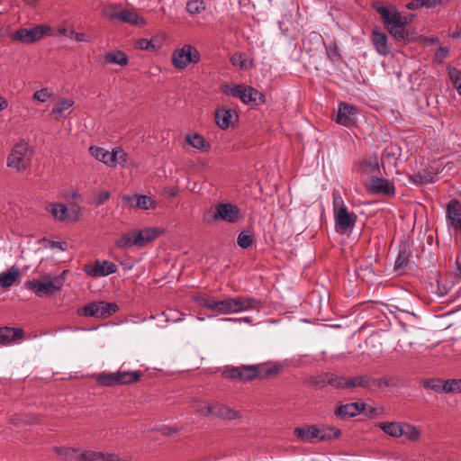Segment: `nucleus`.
Returning a JSON list of instances; mask_svg holds the SVG:
<instances>
[{"mask_svg": "<svg viewBox=\"0 0 461 461\" xmlns=\"http://www.w3.org/2000/svg\"><path fill=\"white\" fill-rule=\"evenodd\" d=\"M193 300L199 305L203 306L219 314H232L247 311H259L262 302L249 296H236L216 301L212 296L204 294H195Z\"/></svg>", "mask_w": 461, "mask_h": 461, "instance_id": "obj_1", "label": "nucleus"}, {"mask_svg": "<svg viewBox=\"0 0 461 461\" xmlns=\"http://www.w3.org/2000/svg\"><path fill=\"white\" fill-rule=\"evenodd\" d=\"M374 377L369 375H361L356 376L336 375L330 373H325L318 377L316 384L319 386L330 385L334 389L353 391L357 387L374 392Z\"/></svg>", "mask_w": 461, "mask_h": 461, "instance_id": "obj_2", "label": "nucleus"}, {"mask_svg": "<svg viewBox=\"0 0 461 461\" xmlns=\"http://www.w3.org/2000/svg\"><path fill=\"white\" fill-rule=\"evenodd\" d=\"M375 10L380 14L388 32L396 41L403 43L409 41L410 34L405 26L411 22L413 14L402 15L396 9L390 10L384 6H377Z\"/></svg>", "mask_w": 461, "mask_h": 461, "instance_id": "obj_3", "label": "nucleus"}, {"mask_svg": "<svg viewBox=\"0 0 461 461\" xmlns=\"http://www.w3.org/2000/svg\"><path fill=\"white\" fill-rule=\"evenodd\" d=\"M332 196L336 230L340 233L352 231L357 220V214L348 212L339 194L334 192Z\"/></svg>", "mask_w": 461, "mask_h": 461, "instance_id": "obj_4", "label": "nucleus"}, {"mask_svg": "<svg viewBox=\"0 0 461 461\" xmlns=\"http://www.w3.org/2000/svg\"><path fill=\"white\" fill-rule=\"evenodd\" d=\"M294 436L303 442H312L317 438L320 441H327L340 436V430L337 428L319 429L315 425L297 427L294 430Z\"/></svg>", "mask_w": 461, "mask_h": 461, "instance_id": "obj_5", "label": "nucleus"}, {"mask_svg": "<svg viewBox=\"0 0 461 461\" xmlns=\"http://www.w3.org/2000/svg\"><path fill=\"white\" fill-rule=\"evenodd\" d=\"M95 381L104 386H116L137 382L140 377L139 371L102 372L94 375Z\"/></svg>", "mask_w": 461, "mask_h": 461, "instance_id": "obj_6", "label": "nucleus"}, {"mask_svg": "<svg viewBox=\"0 0 461 461\" xmlns=\"http://www.w3.org/2000/svg\"><path fill=\"white\" fill-rule=\"evenodd\" d=\"M201 59L199 50L191 44H185L176 49L171 57L172 65L175 68L183 70L190 64H197Z\"/></svg>", "mask_w": 461, "mask_h": 461, "instance_id": "obj_7", "label": "nucleus"}, {"mask_svg": "<svg viewBox=\"0 0 461 461\" xmlns=\"http://www.w3.org/2000/svg\"><path fill=\"white\" fill-rule=\"evenodd\" d=\"M89 151L95 159L111 167H115L118 164H125L127 161V153L121 148L109 152L104 148L92 146Z\"/></svg>", "mask_w": 461, "mask_h": 461, "instance_id": "obj_8", "label": "nucleus"}, {"mask_svg": "<svg viewBox=\"0 0 461 461\" xmlns=\"http://www.w3.org/2000/svg\"><path fill=\"white\" fill-rule=\"evenodd\" d=\"M51 27L46 24H38L32 29L22 28L12 34V39L24 44H32L41 41L51 32Z\"/></svg>", "mask_w": 461, "mask_h": 461, "instance_id": "obj_9", "label": "nucleus"}, {"mask_svg": "<svg viewBox=\"0 0 461 461\" xmlns=\"http://www.w3.org/2000/svg\"><path fill=\"white\" fill-rule=\"evenodd\" d=\"M119 306L115 303H108L104 301L93 302L86 306L79 308L77 313L84 317H104L116 313Z\"/></svg>", "mask_w": 461, "mask_h": 461, "instance_id": "obj_10", "label": "nucleus"}, {"mask_svg": "<svg viewBox=\"0 0 461 461\" xmlns=\"http://www.w3.org/2000/svg\"><path fill=\"white\" fill-rule=\"evenodd\" d=\"M31 163L29 148L26 143H19L14 147L7 158V166L17 171L25 170Z\"/></svg>", "mask_w": 461, "mask_h": 461, "instance_id": "obj_11", "label": "nucleus"}, {"mask_svg": "<svg viewBox=\"0 0 461 461\" xmlns=\"http://www.w3.org/2000/svg\"><path fill=\"white\" fill-rule=\"evenodd\" d=\"M63 281L60 276L50 278L44 276L42 281L32 280L25 283V286L39 296L50 294L60 289Z\"/></svg>", "mask_w": 461, "mask_h": 461, "instance_id": "obj_12", "label": "nucleus"}, {"mask_svg": "<svg viewBox=\"0 0 461 461\" xmlns=\"http://www.w3.org/2000/svg\"><path fill=\"white\" fill-rule=\"evenodd\" d=\"M446 223L455 235H461V202L456 198L451 199L446 204Z\"/></svg>", "mask_w": 461, "mask_h": 461, "instance_id": "obj_13", "label": "nucleus"}, {"mask_svg": "<svg viewBox=\"0 0 461 461\" xmlns=\"http://www.w3.org/2000/svg\"><path fill=\"white\" fill-rule=\"evenodd\" d=\"M214 221H223L228 223H236L240 219V209L230 203H221L216 206L213 214Z\"/></svg>", "mask_w": 461, "mask_h": 461, "instance_id": "obj_14", "label": "nucleus"}, {"mask_svg": "<svg viewBox=\"0 0 461 461\" xmlns=\"http://www.w3.org/2000/svg\"><path fill=\"white\" fill-rule=\"evenodd\" d=\"M85 272L92 277L106 276L117 271V266L108 260L87 264L84 268Z\"/></svg>", "mask_w": 461, "mask_h": 461, "instance_id": "obj_15", "label": "nucleus"}, {"mask_svg": "<svg viewBox=\"0 0 461 461\" xmlns=\"http://www.w3.org/2000/svg\"><path fill=\"white\" fill-rule=\"evenodd\" d=\"M366 190L370 194H381L384 196H393L395 194V188L392 182L388 179L372 176Z\"/></svg>", "mask_w": 461, "mask_h": 461, "instance_id": "obj_16", "label": "nucleus"}, {"mask_svg": "<svg viewBox=\"0 0 461 461\" xmlns=\"http://www.w3.org/2000/svg\"><path fill=\"white\" fill-rule=\"evenodd\" d=\"M23 337V330L21 328L2 327L0 328V346L8 347L20 341Z\"/></svg>", "mask_w": 461, "mask_h": 461, "instance_id": "obj_17", "label": "nucleus"}, {"mask_svg": "<svg viewBox=\"0 0 461 461\" xmlns=\"http://www.w3.org/2000/svg\"><path fill=\"white\" fill-rule=\"evenodd\" d=\"M357 110L355 106L347 104L340 103L336 117V122L345 127H349L354 123Z\"/></svg>", "mask_w": 461, "mask_h": 461, "instance_id": "obj_18", "label": "nucleus"}, {"mask_svg": "<svg viewBox=\"0 0 461 461\" xmlns=\"http://www.w3.org/2000/svg\"><path fill=\"white\" fill-rule=\"evenodd\" d=\"M366 404L364 402H350L339 405L334 411V414L340 419H348L355 417L364 411Z\"/></svg>", "mask_w": 461, "mask_h": 461, "instance_id": "obj_19", "label": "nucleus"}, {"mask_svg": "<svg viewBox=\"0 0 461 461\" xmlns=\"http://www.w3.org/2000/svg\"><path fill=\"white\" fill-rule=\"evenodd\" d=\"M249 86L244 85H229L225 84L221 86V92L226 95L239 98L244 104H249L248 99Z\"/></svg>", "mask_w": 461, "mask_h": 461, "instance_id": "obj_20", "label": "nucleus"}, {"mask_svg": "<svg viewBox=\"0 0 461 461\" xmlns=\"http://www.w3.org/2000/svg\"><path fill=\"white\" fill-rule=\"evenodd\" d=\"M160 234V230L156 228H146L139 231L135 230V243L137 247H145L148 243L156 240Z\"/></svg>", "mask_w": 461, "mask_h": 461, "instance_id": "obj_21", "label": "nucleus"}, {"mask_svg": "<svg viewBox=\"0 0 461 461\" xmlns=\"http://www.w3.org/2000/svg\"><path fill=\"white\" fill-rule=\"evenodd\" d=\"M211 417L220 418L225 420H235L240 417L239 411L230 409V407L213 402Z\"/></svg>", "mask_w": 461, "mask_h": 461, "instance_id": "obj_22", "label": "nucleus"}, {"mask_svg": "<svg viewBox=\"0 0 461 461\" xmlns=\"http://www.w3.org/2000/svg\"><path fill=\"white\" fill-rule=\"evenodd\" d=\"M372 43L375 50L382 56H386L390 53V49L387 43V36L384 32L377 30L372 32Z\"/></svg>", "mask_w": 461, "mask_h": 461, "instance_id": "obj_23", "label": "nucleus"}, {"mask_svg": "<svg viewBox=\"0 0 461 461\" xmlns=\"http://www.w3.org/2000/svg\"><path fill=\"white\" fill-rule=\"evenodd\" d=\"M234 115H236L235 111L226 107H219L214 113L215 122L221 129L225 130L230 127Z\"/></svg>", "mask_w": 461, "mask_h": 461, "instance_id": "obj_24", "label": "nucleus"}, {"mask_svg": "<svg viewBox=\"0 0 461 461\" xmlns=\"http://www.w3.org/2000/svg\"><path fill=\"white\" fill-rule=\"evenodd\" d=\"M384 309H387V306L384 304L379 305L377 303H367L357 306L354 313H357V315L366 313L372 317H380L381 315H386Z\"/></svg>", "mask_w": 461, "mask_h": 461, "instance_id": "obj_25", "label": "nucleus"}, {"mask_svg": "<svg viewBox=\"0 0 461 461\" xmlns=\"http://www.w3.org/2000/svg\"><path fill=\"white\" fill-rule=\"evenodd\" d=\"M129 58L125 52L120 50H113L104 55V65L114 64L120 67H126Z\"/></svg>", "mask_w": 461, "mask_h": 461, "instance_id": "obj_26", "label": "nucleus"}, {"mask_svg": "<svg viewBox=\"0 0 461 461\" xmlns=\"http://www.w3.org/2000/svg\"><path fill=\"white\" fill-rule=\"evenodd\" d=\"M436 174L429 168H424L418 173L409 176V181L416 185H422L434 182Z\"/></svg>", "mask_w": 461, "mask_h": 461, "instance_id": "obj_27", "label": "nucleus"}, {"mask_svg": "<svg viewBox=\"0 0 461 461\" xmlns=\"http://www.w3.org/2000/svg\"><path fill=\"white\" fill-rule=\"evenodd\" d=\"M185 141L193 148H194L200 151H203V152L209 151L211 149L210 143L207 142L204 140V138L198 133L186 134Z\"/></svg>", "mask_w": 461, "mask_h": 461, "instance_id": "obj_28", "label": "nucleus"}, {"mask_svg": "<svg viewBox=\"0 0 461 461\" xmlns=\"http://www.w3.org/2000/svg\"><path fill=\"white\" fill-rule=\"evenodd\" d=\"M20 275V270L16 267H12L9 271L1 273L0 286L2 288H8L12 286Z\"/></svg>", "mask_w": 461, "mask_h": 461, "instance_id": "obj_29", "label": "nucleus"}, {"mask_svg": "<svg viewBox=\"0 0 461 461\" xmlns=\"http://www.w3.org/2000/svg\"><path fill=\"white\" fill-rule=\"evenodd\" d=\"M262 365H249L240 366V380L251 381L259 376Z\"/></svg>", "mask_w": 461, "mask_h": 461, "instance_id": "obj_30", "label": "nucleus"}, {"mask_svg": "<svg viewBox=\"0 0 461 461\" xmlns=\"http://www.w3.org/2000/svg\"><path fill=\"white\" fill-rule=\"evenodd\" d=\"M120 22L133 25L145 24L144 19L140 15L133 11L127 9H121Z\"/></svg>", "mask_w": 461, "mask_h": 461, "instance_id": "obj_31", "label": "nucleus"}, {"mask_svg": "<svg viewBox=\"0 0 461 461\" xmlns=\"http://www.w3.org/2000/svg\"><path fill=\"white\" fill-rule=\"evenodd\" d=\"M79 461H115L116 457L113 455H104L94 451H86L79 455Z\"/></svg>", "mask_w": 461, "mask_h": 461, "instance_id": "obj_32", "label": "nucleus"}, {"mask_svg": "<svg viewBox=\"0 0 461 461\" xmlns=\"http://www.w3.org/2000/svg\"><path fill=\"white\" fill-rule=\"evenodd\" d=\"M421 385L425 390H430L436 393H444L445 380L438 377L425 378L421 381Z\"/></svg>", "mask_w": 461, "mask_h": 461, "instance_id": "obj_33", "label": "nucleus"}, {"mask_svg": "<svg viewBox=\"0 0 461 461\" xmlns=\"http://www.w3.org/2000/svg\"><path fill=\"white\" fill-rule=\"evenodd\" d=\"M46 209L56 220L65 221L68 218V207L63 203H50Z\"/></svg>", "mask_w": 461, "mask_h": 461, "instance_id": "obj_34", "label": "nucleus"}, {"mask_svg": "<svg viewBox=\"0 0 461 461\" xmlns=\"http://www.w3.org/2000/svg\"><path fill=\"white\" fill-rule=\"evenodd\" d=\"M402 423L397 422H381L379 427L384 433L394 438H399L401 437V432H402Z\"/></svg>", "mask_w": 461, "mask_h": 461, "instance_id": "obj_35", "label": "nucleus"}, {"mask_svg": "<svg viewBox=\"0 0 461 461\" xmlns=\"http://www.w3.org/2000/svg\"><path fill=\"white\" fill-rule=\"evenodd\" d=\"M135 230L123 234L115 241L116 247L119 249H127L137 246V243H135Z\"/></svg>", "mask_w": 461, "mask_h": 461, "instance_id": "obj_36", "label": "nucleus"}, {"mask_svg": "<svg viewBox=\"0 0 461 461\" xmlns=\"http://www.w3.org/2000/svg\"><path fill=\"white\" fill-rule=\"evenodd\" d=\"M135 48L141 50L157 51L159 49V44L155 39H139L135 43Z\"/></svg>", "mask_w": 461, "mask_h": 461, "instance_id": "obj_37", "label": "nucleus"}, {"mask_svg": "<svg viewBox=\"0 0 461 461\" xmlns=\"http://www.w3.org/2000/svg\"><path fill=\"white\" fill-rule=\"evenodd\" d=\"M395 378L393 376H382L380 378L374 377L373 389L374 392L382 390L384 387L395 386Z\"/></svg>", "mask_w": 461, "mask_h": 461, "instance_id": "obj_38", "label": "nucleus"}, {"mask_svg": "<svg viewBox=\"0 0 461 461\" xmlns=\"http://www.w3.org/2000/svg\"><path fill=\"white\" fill-rule=\"evenodd\" d=\"M402 430L401 437L404 436L406 438L410 440H417L420 438V431L419 429L409 423H402Z\"/></svg>", "mask_w": 461, "mask_h": 461, "instance_id": "obj_39", "label": "nucleus"}, {"mask_svg": "<svg viewBox=\"0 0 461 461\" xmlns=\"http://www.w3.org/2000/svg\"><path fill=\"white\" fill-rule=\"evenodd\" d=\"M445 393H461V378L445 380Z\"/></svg>", "mask_w": 461, "mask_h": 461, "instance_id": "obj_40", "label": "nucleus"}, {"mask_svg": "<svg viewBox=\"0 0 461 461\" xmlns=\"http://www.w3.org/2000/svg\"><path fill=\"white\" fill-rule=\"evenodd\" d=\"M73 104L74 101L72 99H61L56 104L55 107L51 111V113L61 116L63 113L68 110Z\"/></svg>", "mask_w": 461, "mask_h": 461, "instance_id": "obj_41", "label": "nucleus"}, {"mask_svg": "<svg viewBox=\"0 0 461 461\" xmlns=\"http://www.w3.org/2000/svg\"><path fill=\"white\" fill-rule=\"evenodd\" d=\"M212 404L213 402H209L205 401H196L194 403V408L195 411L203 415V416H211L212 410Z\"/></svg>", "mask_w": 461, "mask_h": 461, "instance_id": "obj_42", "label": "nucleus"}, {"mask_svg": "<svg viewBox=\"0 0 461 461\" xmlns=\"http://www.w3.org/2000/svg\"><path fill=\"white\" fill-rule=\"evenodd\" d=\"M230 62L231 63V65H233L234 67H238L240 69H248L249 68V62L244 53L233 54L230 59Z\"/></svg>", "mask_w": 461, "mask_h": 461, "instance_id": "obj_43", "label": "nucleus"}, {"mask_svg": "<svg viewBox=\"0 0 461 461\" xmlns=\"http://www.w3.org/2000/svg\"><path fill=\"white\" fill-rule=\"evenodd\" d=\"M204 9V2L202 0H191L186 4V11L190 14H201Z\"/></svg>", "mask_w": 461, "mask_h": 461, "instance_id": "obj_44", "label": "nucleus"}, {"mask_svg": "<svg viewBox=\"0 0 461 461\" xmlns=\"http://www.w3.org/2000/svg\"><path fill=\"white\" fill-rule=\"evenodd\" d=\"M247 100L249 103L264 104L266 102V96L263 93L259 92L256 88L249 86Z\"/></svg>", "mask_w": 461, "mask_h": 461, "instance_id": "obj_45", "label": "nucleus"}, {"mask_svg": "<svg viewBox=\"0 0 461 461\" xmlns=\"http://www.w3.org/2000/svg\"><path fill=\"white\" fill-rule=\"evenodd\" d=\"M409 263V255L405 250H401L394 262V269L402 270L404 269Z\"/></svg>", "mask_w": 461, "mask_h": 461, "instance_id": "obj_46", "label": "nucleus"}, {"mask_svg": "<svg viewBox=\"0 0 461 461\" xmlns=\"http://www.w3.org/2000/svg\"><path fill=\"white\" fill-rule=\"evenodd\" d=\"M237 243L241 249H248L253 243V237L246 231H241L238 236Z\"/></svg>", "mask_w": 461, "mask_h": 461, "instance_id": "obj_47", "label": "nucleus"}, {"mask_svg": "<svg viewBox=\"0 0 461 461\" xmlns=\"http://www.w3.org/2000/svg\"><path fill=\"white\" fill-rule=\"evenodd\" d=\"M153 203V200L148 195H138L136 199V206L144 210L152 207Z\"/></svg>", "mask_w": 461, "mask_h": 461, "instance_id": "obj_48", "label": "nucleus"}, {"mask_svg": "<svg viewBox=\"0 0 461 461\" xmlns=\"http://www.w3.org/2000/svg\"><path fill=\"white\" fill-rule=\"evenodd\" d=\"M448 76L455 88L461 86V71L456 68H448Z\"/></svg>", "mask_w": 461, "mask_h": 461, "instance_id": "obj_49", "label": "nucleus"}, {"mask_svg": "<svg viewBox=\"0 0 461 461\" xmlns=\"http://www.w3.org/2000/svg\"><path fill=\"white\" fill-rule=\"evenodd\" d=\"M120 14H121V9H117L113 6H110L104 10V15L111 22H116V21L120 22Z\"/></svg>", "mask_w": 461, "mask_h": 461, "instance_id": "obj_50", "label": "nucleus"}, {"mask_svg": "<svg viewBox=\"0 0 461 461\" xmlns=\"http://www.w3.org/2000/svg\"><path fill=\"white\" fill-rule=\"evenodd\" d=\"M51 94L49 92L47 88H41L40 90H37L33 95L32 98L34 100H37L41 103H44L47 101L49 97H50Z\"/></svg>", "mask_w": 461, "mask_h": 461, "instance_id": "obj_51", "label": "nucleus"}, {"mask_svg": "<svg viewBox=\"0 0 461 461\" xmlns=\"http://www.w3.org/2000/svg\"><path fill=\"white\" fill-rule=\"evenodd\" d=\"M70 39H74L77 42H89V37L83 32H77L74 30L69 31Z\"/></svg>", "mask_w": 461, "mask_h": 461, "instance_id": "obj_52", "label": "nucleus"}, {"mask_svg": "<svg viewBox=\"0 0 461 461\" xmlns=\"http://www.w3.org/2000/svg\"><path fill=\"white\" fill-rule=\"evenodd\" d=\"M225 377L240 379V366L230 367L223 372Z\"/></svg>", "mask_w": 461, "mask_h": 461, "instance_id": "obj_53", "label": "nucleus"}, {"mask_svg": "<svg viewBox=\"0 0 461 461\" xmlns=\"http://www.w3.org/2000/svg\"><path fill=\"white\" fill-rule=\"evenodd\" d=\"M449 50L446 47H439L435 52V58L440 62L448 56Z\"/></svg>", "mask_w": 461, "mask_h": 461, "instance_id": "obj_54", "label": "nucleus"}, {"mask_svg": "<svg viewBox=\"0 0 461 461\" xmlns=\"http://www.w3.org/2000/svg\"><path fill=\"white\" fill-rule=\"evenodd\" d=\"M109 198H110V193L107 191H102L96 196L95 204L97 206H100L103 203H104Z\"/></svg>", "mask_w": 461, "mask_h": 461, "instance_id": "obj_55", "label": "nucleus"}, {"mask_svg": "<svg viewBox=\"0 0 461 461\" xmlns=\"http://www.w3.org/2000/svg\"><path fill=\"white\" fill-rule=\"evenodd\" d=\"M50 248L51 249H59L62 251H65L68 249V243L65 241H50Z\"/></svg>", "mask_w": 461, "mask_h": 461, "instance_id": "obj_56", "label": "nucleus"}, {"mask_svg": "<svg viewBox=\"0 0 461 461\" xmlns=\"http://www.w3.org/2000/svg\"><path fill=\"white\" fill-rule=\"evenodd\" d=\"M443 0H422V6L427 8H434L440 5Z\"/></svg>", "mask_w": 461, "mask_h": 461, "instance_id": "obj_57", "label": "nucleus"}, {"mask_svg": "<svg viewBox=\"0 0 461 461\" xmlns=\"http://www.w3.org/2000/svg\"><path fill=\"white\" fill-rule=\"evenodd\" d=\"M407 9L409 10H417L419 8L423 7L422 6V0H411L406 5Z\"/></svg>", "mask_w": 461, "mask_h": 461, "instance_id": "obj_58", "label": "nucleus"}, {"mask_svg": "<svg viewBox=\"0 0 461 461\" xmlns=\"http://www.w3.org/2000/svg\"><path fill=\"white\" fill-rule=\"evenodd\" d=\"M328 56L329 58L330 59H339L340 58V55L339 53V49L336 45H334L333 47H330V49L328 50Z\"/></svg>", "mask_w": 461, "mask_h": 461, "instance_id": "obj_59", "label": "nucleus"}, {"mask_svg": "<svg viewBox=\"0 0 461 461\" xmlns=\"http://www.w3.org/2000/svg\"><path fill=\"white\" fill-rule=\"evenodd\" d=\"M69 31L70 30L67 29L65 26H60L58 29V34L61 36H66L70 39Z\"/></svg>", "mask_w": 461, "mask_h": 461, "instance_id": "obj_60", "label": "nucleus"}, {"mask_svg": "<svg viewBox=\"0 0 461 461\" xmlns=\"http://www.w3.org/2000/svg\"><path fill=\"white\" fill-rule=\"evenodd\" d=\"M456 275L458 278L461 279V260L459 258H456Z\"/></svg>", "mask_w": 461, "mask_h": 461, "instance_id": "obj_61", "label": "nucleus"}, {"mask_svg": "<svg viewBox=\"0 0 461 461\" xmlns=\"http://www.w3.org/2000/svg\"><path fill=\"white\" fill-rule=\"evenodd\" d=\"M8 106V102L5 97L0 96V112Z\"/></svg>", "mask_w": 461, "mask_h": 461, "instance_id": "obj_62", "label": "nucleus"}, {"mask_svg": "<svg viewBox=\"0 0 461 461\" xmlns=\"http://www.w3.org/2000/svg\"><path fill=\"white\" fill-rule=\"evenodd\" d=\"M71 210L73 211V212H75V216L73 218L74 221H77L79 217V214H80V208L77 205H73Z\"/></svg>", "mask_w": 461, "mask_h": 461, "instance_id": "obj_63", "label": "nucleus"}, {"mask_svg": "<svg viewBox=\"0 0 461 461\" xmlns=\"http://www.w3.org/2000/svg\"><path fill=\"white\" fill-rule=\"evenodd\" d=\"M451 37H452L453 39H457V38L461 37V25L456 26V31L451 34Z\"/></svg>", "mask_w": 461, "mask_h": 461, "instance_id": "obj_64", "label": "nucleus"}]
</instances>
